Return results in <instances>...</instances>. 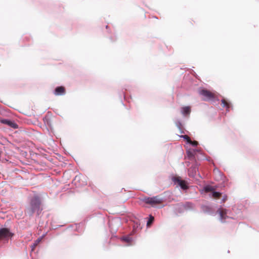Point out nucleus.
<instances>
[{"mask_svg":"<svg viewBox=\"0 0 259 259\" xmlns=\"http://www.w3.org/2000/svg\"><path fill=\"white\" fill-rule=\"evenodd\" d=\"M188 143H190L193 146H197L198 145V142L197 141H192L191 140V142H189Z\"/></svg>","mask_w":259,"mask_h":259,"instance_id":"aec40b11","label":"nucleus"},{"mask_svg":"<svg viewBox=\"0 0 259 259\" xmlns=\"http://www.w3.org/2000/svg\"><path fill=\"white\" fill-rule=\"evenodd\" d=\"M172 180L175 184L177 183L182 189L186 190L188 188L186 182L181 180L180 177H174L172 178Z\"/></svg>","mask_w":259,"mask_h":259,"instance_id":"39448f33","label":"nucleus"},{"mask_svg":"<svg viewBox=\"0 0 259 259\" xmlns=\"http://www.w3.org/2000/svg\"><path fill=\"white\" fill-rule=\"evenodd\" d=\"M227 196L225 195L223 196V199H222V202H225L226 200H227Z\"/></svg>","mask_w":259,"mask_h":259,"instance_id":"4be33fe9","label":"nucleus"},{"mask_svg":"<svg viewBox=\"0 0 259 259\" xmlns=\"http://www.w3.org/2000/svg\"><path fill=\"white\" fill-rule=\"evenodd\" d=\"M221 195V193L218 192H215L214 190L212 193V197L214 198H218Z\"/></svg>","mask_w":259,"mask_h":259,"instance_id":"2eb2a0df","label":"nucleus"},{"mask_svg":"<svg viewBox=\"0 0 259 259\" xmlns=\"http://www.w3.org/2000/svg\"><path fill=\"white\" fill-rule=\"evenodd\" d=\"M42 238V237L37 238L32 245H31V250L33 251L35 247L40 242Z\"/></svg>","mask_w":259,"mask_h":259,"instance_id":"9b49d317","label":"nucleus"},{"mask_svg":"<svg viewBox=\"0 0 259 259\" xmlns=\"http://www.w3.org/2000/svg\"><path fill=\"white\" fill-rule=\"evenodd\" d=\"M42 210L40 198L38 196H33L30 199L29 207L27 209L28 214L32 215L36 213L37 215H39Z\"/></svg>","mask_w":259,"mask_h":259,"instance_id":"f257e3e1","label":"nucleus"},{"mask_svg":"<svg viewBox=\"0 0 259 259\" xmlns=\"http://www.w3.org/2000/svg\"><path fill=\"white\" fill-rule=\"evenodd\" d=\"M121 240L127 243H130L132 241V238L130 236H126L122 237Z\"/></svg>","mask_w":259,"mask_h":259,"instance_id":"dca6fc26","label":"nucleus"},{"mask_svg":"<svg viewBox=\"0 0 259 259\" xmlns=\"http://www.w3.org/2000/svg\"><path fill=\"white\" fill-rule=\"evenodd\" d=\"M195 153H196L195 150H190L188 151L187 152V155L190 158H192L194 157Z\"/></svg>","mask_w":259,"mask_h":259,"instance_id":"ddd939ff","label":"nucleus"},{"mask_svg":"<svg viewBox=\"0 0 259 259\" xmlns=\"http://www.w3.org/2000/svg\"><path fill=\"white\" fill-rule=\"evenodd\" d=\"M203 190H204L205 192H210V191L213 192L214 190V188L211 186L208 185V186H205L203 188Z\"/></svg>","mask_w":259,"mask_h":259,"instance_id":"f8f14e48","label":"nucleus"},{"mask_svg":"<svg viewBox=\"0 0 259 259\" xmlns=\"http://www.w3.org/2000/svg\"><path fill=\"white\" fill-rule=\"evenodd\" d=\"M177 126L179 128H181V123L180 121H178L176 123Z\"/></svg>","mask_w":259,"mask_h":259,"instance_id":"412c9836","label":"nucleus"},{"mask_svg":"<svg viewBox=\"0 0 259 259\" xmlns=\"http://www.w3.org/2000/svg\"><path fill=\"white\" fill-rule=\"evenodd\" d=\"M199 93V94L203 97V100L205 101L212 100L215 97L214 93H211L206 90L203 89L200 90Z\"/></svg>","mask_w":259,"mask_h":259,"instance_id":"20e7f679","label":"nucleus"},{"mask_svg":"<svg viewBox=\"0 0 259 259\" xmlns=\"http://www.w3.org/2000/svg\"><path fill=\"white\" fill-rule=\"evenodd\" d=\"M222 104L223 107H226L227 110H229L230 108V104L225 99L222 100Z\"/></svg>","mask_w":259,"mask_h":259,"instance_id":"4468645a","label":"nucleus"},{"mask_svg":"<svg viewBox=\"0 0 259 259\" xmlns=\"http://www.w3.org/2000/svg\"><path fill=\"white\" fill-rule=\"evenodd\" d=\"M190 107L189 106L184 107L181 109V112L184 115L190 114Z\"/></svg>","mask_w":259,"mask_h":259,"instance_id":"9d476101","label":"nucleus"},{"mask_svg":"<svg viewBox=\"0 0 259 259\" xmlns=\"http://www.w3.org/2000/svg\"><path fill=\"white\" fill-rule=\"evenodd\" d=\"M153 220H154V218L152 216H150L149 220L147 222V225H149L150 224H151L152 223V222L153 221Z\"/></svg>","mask_w":259,"mask_h":259,"instance_id":"6ab92c4d","label":"nucleus"},{"mask_svg":"<svg viewBox=\"0 0 259 259\" xmlns=\"http://www.w3.org/2000/svg\"><path fill=\"white\" fill-rule=\"evenodd\" d=\"M65 91V89L63 87H59L56 88L54 91V94L56 95H61L63 94Z\"/></svg>","mask_w":259,"mask_h":259,"instance_id":"1a4fd4ad","label":"nucleus"},{"mask_svg":"<svg viewBox=\"0 0 259 259\" xmlns=\"http://www.w3.org/2000/svg\"><path fill=\"white\" fill-rule=\"evenodd\" d=\"M183 207L186 209L191 208L193 207V204L191 203L187 202L183 205Z\"/></svg>","mask_w":259,"mask_h":259,"instance_id":"f3484780","label":"nucleus"},{"mask_svg":"<svg viewBox=\"0 0 259 259\" xmlns=\"http://www.w3.org/2000/svg\"><path fill=\"white\" fill-rule=\"evenodd\" d=\"M198 171V168L196 165L191 166L188 170V174L190 177H194Z\"/></svg>","mask_w":259,"mask_h":259,"instance_id":"0eeeda50","label":"nucleus"},{"mask_svg":"<svg viewBox=\"0 0 259 259\" xmlns=\"http://www.w3.org/2000/svg\"><path fill=\"white\" fill-rule=\"evenodd\" d=\"M143 201L146 203L150 204L152 206L155 204H160L162 202V200L159 198L158 196L145 197L143 199Z\"/></svg>","mask_w":259,"mask_h":259,"instance_id":"7ed1b4c3","label":"nucleus"},{"mask_svg":"<svg viewBox=\"0 0 259 259\" xmlns=\"http://www.w3.org/2000/svg\"><path fill=\"white\" fill-rule=\"evenodd\" d=\"M181 137H182L184 139L186 140L187 142L188 143H189V142H191L190 138L187 135H183V136H182Z\"/></svg>","mask_w":259,"mask_h":259,"instance_id":"a211bd4d","label":"nucleus"},{"mask_svg":"<svg viewBox=\"0 0 259 259\" xmlns=\"http://www.w3.org/2000/svg\"><path fill=\"white\" fill-rule=\"evenodd\" d=\"M1 122L14 128H17L18 127V125L14 121L10 119H3L1 120Z\"/></svg>","mask_w":259,"mask_h":259,"instance_id":"423d86ee","label":"nucleus"},{"mask_svg":"<svg viewBox=\"0 0 259 259\" xmlns=\"http://www.w3.org/2000/svg\"><path fill=\"white\" fill-rule=\"evenodd\" d=\"M218 213L220 215V219L223 222L224 220L227 217V210L225 209L220 208L218 210Z\"/></svg>","mask_w":259,"mask_h":259,"instance_id":"6e6552de","label":"nucleus"},{"mask_svg":"<svg viewBox=\"0 0 259 259\" xmlns=\"http://www.w3.org/2000/svg\"><path fill=\"white\" fill-rule=\"evenodd\" d=\"M13 234L7 228L0 229V241L7 242L11 238Z\"/></svg>","mask_w":259,"mask_h":259,"instance_id":"f03ea898","label":"nucleus"}]
</instances>
